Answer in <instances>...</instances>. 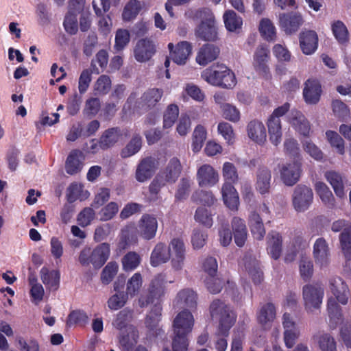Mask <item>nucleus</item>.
I'll return each mask as SVG.
<instances>
[{
  "instance_id": "obj_20",
  "label": "nucleus",
  "mask_w": 351,
  "mask_h": 351,
  "mask_svg": "<svg viewBox=\"0 0 351 351\" xmlns=\"http://www.w3.org/2000/svg\"><path fill=\"white\" fill-rule=\"evenodd\" d=\"M329 289L335 298L342 304L348 302L349 289L340 277H332L329 280Z\"/></svg>"
},
{
  "instance_id": "obj_45",
  "label": "nucleus",
  "mask_w": 351,
  "mask_h": 351,
  "mask_svg": "<svg viewBox=\"0 0 351 351\" xmlns=\"http://www.w3.org/2000/svg\"><path fill=\"white\" fill-rule=\"evenodd\" d=\"M339 241L345 258L351 261V227H347L341 232Z\"/></svg>"
},
{
  "instance_id": "obj_40",
  "label": "nucleus",
  "mask_w": 351,
  "mask_h": 351,
  "mask_svg": "<svg viewBox=\"0 0 351 351\" xmlns=\"http://www.w3.org/2000/svg\"><path fill=\"white\" fill-rule=\"evenodd\" d=\"M142 147V138L139 134H134L121 149L120 156L123 158L131 157L138 153Z\"/></svg>"
},
{
  "instance_id": "obj_62",
  "label": "nucleus",
  "mask_w": 351,
  "mask_h": 351,
  "mask_svg": "<svg viewBox=\"0 0 351 351\" xmlns=\"http://www.w3.org/2000/svg\"><path fill=\"white\" fill-rule=\"evenodd\" d=\"M88 321L86 314L81 311H73L70 313L66 320V325L71 326L73 325L79 324L84 325Z\"/></svg>"
},
{
  "instance_id": "obj_30",
  "label": "nucleus",
  "mask_w": 351,
  "mask_h": 351,
  "mask_svg": "<svg viewBox=\"0 0 351 351\" xmlns=\"http://www.w3.org/2000/svg\"><path fill=\"white\" fill-rule=\"evenodd\" d=\"M40 279L49 291H56L60 284V273L57 270H49L44 267L40 271Z\"/></svg>"
},
{
  "instance_id": "obj_61",
  "label": "nucleus",
  "mask_w": 351,
  "mask_h": 351,
  "mask_svg": "<svg viewBox=\"0 0 351 351\" xmlns=\"http://www.w3.org/2000/svg\"><path fill=\"white\" fill-rule=\"evenodd\" d=\"M221 111L223 117L230 121L236 123L240 119L239 110L235 106L230 104L223 105L221 106Z\"/></svg>"
},
{
  "instance_id": "obj_57",
  "label": "nucleus",
  "mask_w": 351,
  "mask_h": 351,
  "mask_svg": "<svg viewBox=\"0 0 351 351\" xmlns=\"http://www.w3.org/2000/svg\"><path fill=\"white\" fill-rule=\"evenodd\" d=\"M140 262V256L134 252H130L122 258L123 268L125 271L133 270L138 267Z\"/></svg>"
},
{
  "instance_id": "obj_25",
  "label": "nucleus",
  "mask_w": 351,
  "mask_h": 351,
  "mask_svg": "<svg viewBox=\"0 0 351 351\" xmlns=\"http://www.w3.org/2000/svg\"><path fill=\"white\" fill-rule=\"evenodd\" d=\"M219 49L213 44H205L198 51L196 62L201 66H206L216 60L219 54Z\"/></svg>"
},
{
  "instance_id": "obj_58",
  "label": "nucleus",
  "mask_w": 351,
  "mask_h": 351,
  "mask_svg": "<svg viewBox=\"0 0 351 351\" xmlns=\"http://www.w3.org/2000/svg\"><path fill=\"white\" fill-rule=\"evenodd\" d=\"M336 298H330L327 301V309L329 317L335 324L341 319V308L337 304Z\"/></svg>"
},
{
  "instance_id": "obj_17",
  "label": "nucleus",
  "mask_w": 351,
  "mask_h": 351,
  "mask_svg": "<svg viewBox=\"0 0 351 351\" xmlns=\"http://www.w3.org/2000/svg\"><path fill=\"white\" fill-rule=\"evenodd\" d=\"M271 172L267 167H259L256 173V190L261 195L269 193L271 186Z\"/></svg>"
},
{
  "instance_id": "obj_56",
  "label": "nucleus",
  "mask_w": 351,
  "mask_h": 351,
  "mask_svg": "<svg viewBox=\"0 0 351 351\" xmlns=\"http://www.w3.org/2000/svg\"><path fill=\"white\" fill-rule=\"evenodd\" d=\"M119 205L114 202H111L103 207L99 212V220L107 221L114 218L119 211Z\"/></svg>"
},
{
  "instance_id": "obj_29",
  "label": "nucleus",
  "mask_w": 351,
  "mask_h": 351,
  "mask_svg": "<svg viewBox=\"0 0 351 351\" xmlns=\"http://www.w3.org/2000/svg\"><path fill=\"white\" fill-rule=\"evenodd\" d=\"M289 122L300 134L304 136L309 134L310 123L301 112L292 110L289 114Z\"/></svg>"
},
{
  "instance_id": "obj_7",
  "label": "nucleus",
  "mask_w": 351,
  "mask_h": 351,
  "mask_svg": "<svg viewBox=\"0 0 351 351\" xmlns=\"http://www.w3.org/2000/svg\"><path fill=\"white\" fill-rule=\"evenodd\" d=\"M163 95V90L157 88H149L141 95L138 101H135L134 112L141 114L142 111L154 108Z\"/></svg>"
},
{
  "instance_id": "obj_54",
  "label": "nucleus",
  "mask_w": 351,
  "mask_h": 351,
  "mask_svg": "<svg viewBox=\"0 0 351 351\" xmlns=\"http://www.w3.org/2000/svg\"><path fill=\"white\" fill-rule=\"evenodd\" d=\"M261 34L267 40H274L276 37V29L268 19H263L259 24Z\"/></svg>"
},
{
  "instance_id": "obj_8",
  "label": "nucleus",
  "mask_w": 351,
  "mask_h": 351,
  "mask_svg": "<svg viewBox=\"0 0 351 351\" xmlns=\"http://www.w3.org/2000/svg\"><path fill=\"white\" fill-rule=\"evenodd\" d=\"M165 288L164 282L160 277L153 279L147 293L139 298V306L145 307L151 304L160 303L161 298L165 295Z\"/></svg>"
},
{
  "instance_id": "obj_31",
  "label": "nucleus",
  "mask_w": 351,
  "mask_h": 351,
  "mask_svg": "<svg viewBox=\"0 0 351 351\" xmlns=\"http://www.w3.org/2000/svg\"><path fill=\"white\" fill-rule=\"evenodd\" d=\"M171 257L170 247L162 243H158L154 247L150 257L151 264L156 267L162 263H167Z\"/></svg>"
},
{
  "instance_id": "obj_21",
  "label": "nucleus",
  "mask_w": 351,
  "mask_h": 351,
  "mask_svg": "<svg viewBox=\"0 0 351 351\" xmlns=\"http://www.w3.org/2000/svg\"><path fill=\"white\" fill-rule=\"evenodd\" d=\"M244 267L255 285L263 280V273L260 267L259 262L251 255H245L243 258Z\"/></svg>"
},
{
  "instance_id": "obj_32",
  "label": "nucleus",
  "mask_w": 351,
  "mask_h": 351,
  "mask_svg": "<svg viewBox=\"0 0 351 351\" xmlns=\"http://www.w3.org/2000/svg\"><path fill=\"white\" fill-rule=\"evenodd\" d=\"M121 136V130L118 128H112L105 130L99 139V147L108 149L113 147Z\"/></svg>"
},
{
  "instance_id": "obj_60",
  "label": "nucleus",
  "mask_w": 351,
  "mask_h": 351,
  "mask_svg": "<svg viewBox=\"0 0 351 351\" xmlns=\"http://www.w3.org/2000/svg\"><path fill=\"white\" fill-rule=\"evenodd\" d=\"M95 217V210L90 207H86L78 214L77 220L80 226L86 227L90 224Z\"/></svg>"
},
{
  "instance_id": "obj_6",
  "label": "nucleus",
  "mask_w": 351,
  "mask_h": 351,
  "mask_svg": "<svg viewBox=\"0 0 351 351\" xmlns=\"http://www.w3.org/2000/svg\"><path fill=\"white\" fill-rule=\"evenodd\" d=\"M313 199L312 189L306 185H298L292 194V205L295 211L303 213L308 209Z\"/></svg>"
},
{
  "instance_id": "obj_49",
  "label": "nucleus",
  "mask_w": 351,
  "mask_h": 351,
  "mask_svg": "<svg viewBox=\"0 0 351 351\" xmlns=\"http://www.w3.org/2000/svg\"><path fill=\"white\" fill-rule=\"evenodd\" d=\"M332 30L335 38L339 43H346L349 40L347 27L341 21H336L332 24Z\"/></svg>"
},
{
  "instance_id": "obj_43",
  "label": "nucleus",
  "mask_w": 351,
  "mask_h": 351,
  "mask_svg": "<svg viewBox=\"0 0 351 351\" xmlns=\"http://www.w3.org/2000/svg\"><path fill=\"white\" fill-rule=\"evenodd\" d=\"M142 9V3L138 0H130L125 5L122 18L124 21H130L134 19Z\"/></svg>"
},
{
  "instance_id": "obj_4",
  "label": "nucleus",
  "mask_w": 351,
  "mask_h": 351,
  "mask_svg": "<svg viewBox=\"0 0 351 351\" xmlns=\"http://www.w3.org/2000/svg\"><path fill=\"white\" fill-rule=\"evenodd\" d=\"M289 108L290 104L286 102L276 108L267 119V125L269 140L276 146L280 144L282 140V132L280 117H283L289 110Z\"/></svg>"
},
{
  "instance_id": "obj_19",
  "label": "nucleus",
  "mask_w": 351,
  "mask_h": 351,
  "mask_svg": "<svg viewBox=\"0 0 351 351\" xmlns=\"http://www.w3.org/2000/svg\"><path fill=\"white\" fill-rule=\"evenodd\" d=\"M182 171V166L177 157H172L165 167L159 173L167 181V183H175Z\"/></svg>"
},
{
  "instance_id": "obj_35",
  "label": "nucleus",
  "mask_w": 351,
  "mask_h": 351,
  "mask_svg": "<svg viewBox=\"0 0 351 351\" xmlns=\"http://www.w3.org/2000/svg\"><path fill=\"white\" fill-rule=\"evenodd\" d=\"M93 252V267L101 268L109 258L110 253V245L107 243H102L92 249Z\"/></svg>"
},
{
  "instance_id": "obj_42",
  "label": "nucleus",
  "mask_w": 351,
  "mask_h": 351,
  "mask_svg": "<svg viewBox=\"0 0 351 351\" xmlns=\"http://www.w3.org/2000/svg\"><path fill=\"white\" fill-rule=\"evenodd\" d=\"M315 191L325 205L330 208L335 206L333 195L325 183L322 182H317L315 184Z\"/></svg>"
},
{
  "instance_id": "obj_5",
  "label": "nucleus",
  "mask_w": 351,
  "mask_h": 351,
  "mask_svg": "<svg viewBox=\"0 0 351 351\" xmlns=\"http://www.w3.org/2000/svg\"><path fill=\"white\" fill-rule=\"evenodd\" d=\"M324 296V289L319 284H308L302 288V298L305 310L310 313L319 310Z\"/></svg>"
},
{
  "instance_id": "obj_46",
  "label": "nucleus",
  "mask_w": 351,
  "mask_h": 351,
  "mask_svg": "<svg viewBox=\"0 0 351 351\" xmlns=\"http://www.w3.org/2000/svg\"><path fill=\"white\" fill-rule=\"evenodd\" d=\"M332 110L334 115L341 121H346L350 117L348 106L339 99L332 100Z\"/></svg>"
},
{
  "instance_id": "obj_11",
  "label": "nucleus",
  "mask_w": 351,
  "mask_h": 351,
  "mask_svg": "<svg viewBox=\"0 0 351 351\" xmlns=\"http://www.w3.org/2000/svg\"><path fill=\"white\" fill-rule=\"evenodd\" d=\"M168 48L170 50L171 58L175 63L179 65L185 64L192 53V45L187 41L178 43L175 49H173V44L169 43Z\"/></svg>"
},
{
  "instance_id": "obj_18",
  "label": "nucleus",
  "mask_w": 351,
  "mask_h": 351,
  "mask_svg": "<svg viewBox=\"0 0 351 351\" xmlns=\"http://www.w3.org/2000/svg\"><path fill=\"white\" fill-rule=\"evenodd\" d=\"M276 317V308L274 303L268 302L261 305L257 313V320L261 326L269 328Z\"/></svg>"
},
{
  "instance_id": "obj_26",
  "label": "nucleus",
  "mask_w": 351,
  "mask_h": 351,
  "mask_svg": "<svg viewBox=\"0 0 351 351\" xmlns=\"http://www.w3.org/2000/svg\"><path fill=\"white\" fill-rule=\"evenodd\" d=\"M321 93V85L317 80L309 79L305 82L303 95L307 104H317L319 101Z\"/></svg>"
},
{
  "instance_id": "obj_37",
  "label": "nucleus",
  "mask_w": 351,
  "mask_h": 351,
  "mask_svg": "<svg viewBox=\"0 0 351 351\" xmlns=\"http://www.w3.org/2000/svg\"><path fill=\"white\" fill-rule=\"evenodd\" d=\"M324 177L333 188L337 196L343 197L345 196L344 184L341 174L335 171H328L325 173Z\"/></svg>"
},
{
  "instance_id": "obj_27",
  "label": "nucleus",
  "mask_w": 351,
  "mask_h": 351,
  "mask_svg": "<svg viewBox=\"0 0 351 351\" xmlns=\"http://www.w3.org/2000/svg\"><path fill=\"white\" fill-rule=\"evenodd\" d=\"M328 245L323 238L316 240L313 247V256L315 263L320 267L326 266L329 263Z\"/></svg>"
},
{
  "instance_id": "obj_51",
  "label": "nucleus",
  "mask_w": 351,
  "mask_h": 351,
  "mask_svg": "<svg viewBox=\"0 0 351 351\" xmlns=\"http://www.w3.org/2000/svg\"><path fill=\"white\" fill-rule=\"evenodd\" d=\"M128 300V296L124 292H119L111 295L108 301V307L112 311H117L125 306Z\"/></svg>"
},
{
  "instance_id": "obj_12",
  "label": "nucleus",
  "mask_w": 351,
  "mask_h": 351,
  "mask_svg": "<svg viewBox=\"0 0 351 351\" xmlns=\"http://www.w3.org/2000/svg\"><path fill=\"white\" fill-rule=\"evenodd\" d=\"M158 229V221L155 217L144 214L138 223V232L145 240L154 238Z\"/></svg>"
},
{
  "instance_id": "obj_23",
  "label": "nucleus",
  "mask_w": 351,
  "mask_h": 351,
  "mask_svg": "<svg viewBox=\"0 0 351 351\" xmlns=\"http://www.w3.org/2000/svg\"><path fill=\"white\" fill-rule=\"evenodd\" d=\"M300 171V164L298 162L285 165L280 169L282 180L286 185L292 186L298 181Z\"/></svg>"
},
{
  "instance_id": "obj_50",
  "label": "nucleus",
  "mask_w": 351,
  "mask_h": 351,
  "mask_svg": "<svg viewBox=\"0 0 351 351\" xmlns=\"http://www.w3.org/2000/svg\"><path fill=\"white\" fill-rule=\"evenodd\" d=\"M142 284L141 275L139 273H135L127 282L125 294L128 297H134L139 292Z\"/></svg>"
},
{
  "instance_id": "obj_16",
  "label": "nucleus",
  "mask_w": 351,
  "mask_h": 351,
  "mask_svg": "<svg viewBox=\"0 0 351 351\" xmlns=\"http://www.w3.org/2000/svg\"><path fill=\"white\" fill-rule=\"evenodd\" d=\"M280 27L287 34H292L298 31L303 23V19L300 13L291 12L281 14L279 16Z\"/></svg>"
},
{
  "instance_id": "obj_44",
  "label": "nucleus",
  "mask_w": 351,
  "mask_h": 351,
  "mask_svg": "<svg viewBox=\"0 0 351 351\" xmlns=\"http://www.w3.org/2000/svg\"><path fill=\"white\" fill-rule=\"evenodd\" d=\"M226 29L230 32H236L241 28L242 19L237 15L233 10H227L223 16Z\"/></svg>"
},
{
  "instance_id": "obj_24",
  "label": "nucleus",
  "mask_w": 351,
  "mask_h": 351,
  "mask_svg": "<svg viewBox=\"0 0 351 351\" xmlns=\"http://www.w3.org/2000/svg\"><path fill=\"white\" fill-rule=\"evenodd\" d=\"M300 45L302 52L306 55L313 53L317 48L318 36L315 31L302 32L300 36Z\"/></svg>"
},
{
  "instance_id": "obj_38",
  "label": "nucleus",
  "mask_w": 351,
  "mask_h": 351,
  "mask_svg": "<svg viewBox=\"0 0 351 351\" xmlns=\"http://www.w3.org/2000/svg\"><path fill=\"white\" fill-rule=\"evenodd\" d=\"M249 226L254 237L262 240L265 235V229L261 217L256 212H252L249 216Z\"/></svg>"
},
{
  "instance_id": "obj_53",
  "label": "nucleus",
  "mask_w": 351,
  "mask_h": 351,
  "mask_svg": "<svg viewBox=\"0 0 351 351\" xmlns=\"http://www.w3.org/2000/svg\"><path fill=\"white\" fill-rule=\"evenodd\" d=\"M193 149L194 152H199L202 147L206 138V130L201 125L195 127L193 134Z\"/></svg>"
},
{
  "instance_id": "obj_59",
  "label": "nucleus",
  "mask_w": 351,
  "mask_h": 351,
  "mask_svg": "<svg viewBox=\"0 0 351 351\" xmlns=\"http://www.w3.org/2000/svg\"><path fill=\"white\" fill-rule=\"evenodd\" d=\"M111 88V80L109 76L102 75L99 77L94 84V90L97 94H106Z\"/></svg>"
},
{
  "instance_id": "obj_13",
  "label": "nucleus",
  "mask_w": 351,
  "mask_h": 351,
  "mask_svg": "<svg viewBox=\"0 0 351 351\" xmlns=\"http://www.w3.org/2000/svg\"><path fill=\"white\" fill-rule=\"evenodd\" d=\"M155 52L154 45L146 38L139 40L134 49V58L139 62L148 61Z\"/></svg>"
},
{
  "instance_id": "obj_22",
  "label": "nucleus",
  "mask_w": 351,
  "mask_h": 351,
  "mask_svg": "<svg viewBox=\"0 0 351 351\" xmlns=\"http://www.w3.org/2000/svg\"><path fill=\"white\" fill-rule=\"evenodd\" d=\"M248 137L254 142L263 145L267 139L266 129L264 124L258 120H252L247 125Z\"/></svg>"
},
{
  "instance_id": "obj_63",
  "label": "nucleus",
  "mask_w": 351,
  "mask_h": 351,
  "mask_svg": "<svg viewBox=\"0 0 351 351\" xmlns=\"http://www.w3.org/2000/svg\"><path fill=\"white\" fill-rule=\"evenodd\" d=\"M223 176L229 183H235L239 179V175L235 166L229 162L223 164L222 169Z\"/></svg>"
},
{
  "instance_id": "obj_55",
  "label": "nucleus",
  "mask_w": 351,
  "mask_h": 351,
  "mask_svg": "<svg viewBox=\"0 0 351 351\" xmlns=\"http://www.w3.org/2000/svg\"><path fill=\"white\" fill-rule=\"evenodd\" d=\"M326 136L330 145L335 147L339 154H344V141L336 132L328 130Z\"/></svg>"
},
{
  "instance_id": "obj_3",
  "label": "nucleus",
  "mask_w": 351,
  "mask_h": 351,
  "mask_svg": "<svg viewBox=\"0 0 351 351\" xmlns=\"http://www.w3.org/2000/svg\"><path fill=\"white\" fill-rule=\"evenodd\" d=\"M195 18L201 21L196 27V37L205 41H214L217 38V28L213 14L209 9H202L196 12Z\"/></svg>"
},
{
  "instance_id": "obj_33",
  "label": "nucleus",
  "mask_w": 351,
  "mask_h": 351,
  "mask_svg": "<svg viewBox=\"0 0 351 351\" xmlns=\"http://www.w3.org/2000/svg\"><path fill=\"white\" fill-rule=\"evenodd\" d=\"M224 204L231 210H237L239 204L238 193L231 183L225 182L221 188Z\"/></svg>"
},
{
  "instance_id": "obj_34",
  "label": "nucleus",
  "mask_w": 351,
  "mask_h": 351,
  "mask_svg": "<svg viewBox=\"0 0 351 351\" xmlns=\"http://www.w3.org/2000/svg\"><path fill=\"white\" fill-rule=\"evenodd\" d=\"M232 229L235 243L239 247H243L247 236L245 221L241 218L234 217L232 221Z\"/></svg>"
},
{
  "instance_id": "obj_48",
  "label": "nucleus",
  "mask_w": 351,
  "mask_h": 351,
  "mask_svg": "<svg viewBox=\"0 0 351 351\" xmlns=\"http://www.w3.org/2000/svg\"><path fill=\"white\" fill-rule=\"evenodd\" d=\"M118 269L119 265L116 262H109L101 273L100 279L101 282L104 285H108L110 283L117 275Z\"/></svg>"
},
{
  "instance_id": "obj_9",
  "label": "nucleus",
  "mask_w": 351,
  "mask_h": 351,
  "mask_svg": "<svg viewBox=\"0 0 351 351\" xmlns=\"http://www.w3.org/2000/svg\"><path fill=\"white\" fill-rule=\"evenodd\" d=\"M159 166V162L155 157L147 156L142 158L136 167L135 178L139 182H144L155 173Z\"/></svg>"
},
{
  "instance_id": "obj_52",
  "label": "nucleus",
  "mask_w": 351,
  "mask_h": 351,
  "mask_svg": "<svg viewBox=\"0 0 351 351\" xmlns=\"http://www.w3.org/2000/svg\"><path fill=\"white\" fill-rule=\"evenodd\" d=\"M179 114V109L176 104H170L167 106L163 116V127L170 128L177 120Z\"/></svg>"
},
{
  "instance_id": "obj_1",
  "label": "nucleus",
  "mask_w": 351,
  "mask_h": 351,
  "mask_svg": "<svg viewBox=\"0 0 351 351\" xmlns=\"http://www.w3.org/2000/svg\"><path fill=\"white\" fill-rule=\"evenodd\" d=\"M201 77L211 85L226 88H232L237 84L234 73L223 64H215L206 69L202 71Z\"/></svg>"
},
{
  "instance_id": "obj_15",
  "label": "nucleus",
  "mask_w": 351,
  "mask_h": 351,
  "mask_svg": "<svg viewBox=\"0 0 351 351\" xmlns=\"http://www.w3.org/2000/svg\"><path fill=\"white\" fill-rule=\"evenodd\" d=\"M197 180L200 186H211L219 181V174L210 165L201 166L197 172Z\"/></svg>"
},
{
  "instance_id": "obj_47",
  "label": "nucleus",
  "mask_w": 351,
  "mask_h": 351,
  "mask_svg": "<svg viewBox=\"0 0 351 351\" xmlns=\"http://www.w3.org/2000/svg\"><path fill=\"white\" fill-rule=\"evenodd\" d=\"M133 311L128 308H125L117 315L112 325L117 329L121 330L132 319Z\"/></svg>"
},
{
  "instance_id": "obj_28",
  "label": "nucleus",
  "mask_w": 351,
  "mask_h": 351,
  "mask_svg": "<svg viewBox=\"0 0 351 351\" xmlns=\"http://www.w3.org/2000/svg\"><path fill=\"white\" fill-rule=\"evenodd\" d=\"M84 156L80 150L73 149L69 154L65 164L67 173L74 175L80 172L83 167Z\"/></svg>"
},
{
  "instance_id": "obj_41",
  "label": "nucleus",
  "mask_w": 351,
  "mask_h": 351,
  "mask_svg": "<svg viewBox=\"0 0 351 351\" xmlns=\"http://www.w3.org/2000/svg\"><path fill=\"white\" fill-rule=\"evenodd\" d=\"M322 351H337L334 338L328 333L319 332L313 336Z\"/></svg>"
},
{
  "instance_id": "obj_2",
  "label": "nucleus",
  "mask_w": 351,
  "mask_h": 351,
  "mask_svg": "<svg viewBox=\"0 0 351 351\" xmlns=\"http://www.w3.org/2000/svg\"><path fill=\"white\" fill-rule=\"evenodd\" d=\"M210 313L212 318L219 322L217 335H227L236 319L230 307L220 300H215L210 305Z\"/></svg>"
},
{
  "instance_id": "obj_10",
  "label": "nucleus",
  "mask_w": 351,
  "mask_h": 351,
  "mask_svg": "<svg viewBox=\"0 0 351 351\" xmlns=\"http://www.w3.org/2000/svg\"><path fill=\"white\" fill-rule=\"evenodd\" d=\"M194 318L191 313L183 311L178 314L173 320L174 335L186 336L192 330Z\"/></svg>"
},
{
  "instance_id": "obj_36",
  "label": "nucleus",
  "mask_w": 351,
  "mask_h": 351,
  "mask_svg": "<svg viewBox=\"0 0 351 351\" xmlns=\"http://www.w3.org/2000/svg\"><path fill=\"white\" fill-rule=\"evenodd\" d=\"M267 238V250L273 258L278 259L282 252V237L279 232L271 231L268 234Z\"/></svg>"
},
{
  "instance_id": "obj_39",
  "label": "nucleus",
  "mask_w": 351,
  "mask_h": 351,
  "mask_svg": "<svg viewBox=\"0 0 351 351\" xmlns=\"http://www.w3.org/2000/svg\"><path fill=\"white\" fill-rule=\"evenodd\" d=\"M269 51L263 45H260L256 49L254 56V66L258 72L266 73L267 66L266 63L269 58Z\"/></svg>"
},
{
  "instance_id": "obj_64",
  "label": "nucleus",
  "mask_w": 351,
  "mask_h": 351,
  "mask_svg": "<svg viewBox=\"0 0 351 351\" xmlns=\"http://www.w3.org/2000/svg\"><path fill=\"white\" fill-rule=\"evenodd\" d=\"M205 284L209 292L216 294L221 291L224 282L221 278H216L215 276H210L205 280Z\"/></svg>"
},
{
  "instance_id": "obj_14",
  "label": "nucleus",
  "mask_w": 351,
  "mask_h": 351,
  "mask_svg": "<svg viewBox=\"0 0 351 351\" xmlns=\"http://www.w3.org/2000/svg\"><path fill=\"white\" fill-rule=\"evenodd\" d=\"M197 295L191 289L180 291L173 301V306L178 308H195L197 306Z\"/></svg>"
}]
</instances>
